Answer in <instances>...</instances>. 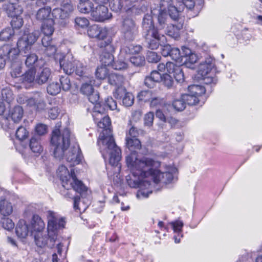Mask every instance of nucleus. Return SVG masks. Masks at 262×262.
<instances>
[{
    "instance_id": "72a5a7b5",
    "label": "nucleus",
    "mask_w": 262,
    "mask_h": 262,
    "mask_svg": "<svg viewBox=\"0 0 262 262\" xmlns=\"http://www.w3.org/2000/svg\"><path fill=\"white\" fill-rule=\"evenodd\" d=\"M93 4L89 0L82 1L79 2L77 5L78 9L80 12L82 13H92L94 10Z\"/></svg>"
},
{
    "instance_id": "4d7b16f0",
    "label": "nucleus",
    "mask_w": 262,
    "mask_h": 262,
    "mask_svg": "<svg viewBox=\"0 0 262 262\" xmlns=\"http://www.w3.org/2000/svg\"><path fill=\"white\" fill-rule=\"evenodd\" d=\"M1 224L4 229L8 231L13 229L14 227V224L12 220L8 217L2 218Z\"/></svg>"
},
{
    "instance_id": "412c9836",
    "label": "nucleus",
    "mask_w": 262,
    "mask_h": 262,
    "mask_svg": "<svg viewBox=\"0 0 262 262\" xmlns=\"http://www.w3.org/2000/svg\"><path fill=\"white\" fill-rule=\"evenodd\" d=\"M162 75L156 70L152 71L149 76L145 77L144 80L145 85L149 88H153L156 83L161 81Z\"/></svg>"
},
{
    "instance_id": "cd10ccee",
    "label": "nucleus",
    "mask_w": 262,
    "mask_h": 262,
    "mask_svg": "<svg viewBox=\"0 0 262 262\" xmlns=\"http://www.w3.org/2000/svg\"><path fill=\"white\" fill-rule=\"evenodd\" d=\"M24 110L21 106L17 105L9 111V115L14 123H18L22 119Z\"/></svg>"
},
{
    "instance_id": "20e7f679",
    "label": "nucleus",
    "mask_w": 262,
    "mask_h": 262,
    "mask_svg": "<svg viewBox=\"0 0 262 262\" xmlns=\"http://www.w3.org/2000/svg\"><path fill=\"white\" fill-rule=\"evenodd\" d=\"M48 232L50 239V246L57 245V253L60 257L62 256V248L64 246V239L58 234V231L64 228L66 222L64 219L57 213L49 211L48 215Z\"/></svg>"
},
{
    "instance_id": "ddd939ff",
    "label": "nucleus",
    "mask_w": 262,
    "mask_h": 262,
    "mask_svg": "<svg viewBox=\"0 0 262 262\" xmlns=\"http://www.w3.org/2000/svg\"><path fill=\"white\" fill-rule=\"evenodd\" d=\"M91 15L97 21H104L111 18L112 14L107 7L103 5H98L92 11Z\"/></svg>"
},
{
    "instance_id": "a211bd4d",
    "label": "nucleus",
    "mask_w": 262,
    "mask_h": 262,
    "mask_svg": "<svg viewBox=\"0 0 262 262\" xmlns=\"http://www.w3.org/2000/svg\"><path fill=\"white\" fill-rule=\"evenodd\" d=\"M183 27V23L181 20L176 22L173 24L168 25L165 31V33L172 38L177 39L180 36L179 32Z\"/></svg>"
},
{
    "instance_id": "58836bf2",
    "label": "nucleus",
    "mask_w": 262,
    "mask_h": 262,
    "mask_svg": "<svg viewBox=\"0 0 262 262\" xmlns=\"http://www.w3.org/2000/svg\"><path fill=\"white\" fill-rule=\"evenodd\" d=\"M126 140V146L130 152L136 151V150L140 149L141 147V144L137 138L130 139L128 137Z\"/></svg>"
},
{
    "instance_id": "e2e57ef3",
    "label": "nucleus",
    "mask_w": 262,
    "mask_h": 262,
    "mask_svg": "<svg viewBox=\"0 0 262 262\" xmlns=\"http://www.w3.org/2000/svg\"><path fill=\"white\" fill-rule=\"evenodd\" d=\"M60 85L63 91H69L71 86L70 80L67 76H61L60 78Z\"/></svg>"
},
{
    "instance_id": "7c9ffc66",
    "label": "nucleus",
    "mask_w": 262,
    "mask_h": 262,
    "mask_svg": "<svg viewBox=\"0 0 262 262\" xmlns=\"http://www.w3.org/2000/svg\"><path fill=\"white\" fill-rule=\"evenodd\" d=\"M40 138L36 135L31 138L29 147L32 152L40 154L42 151L43 148L40 144Z\"/></svg>"
},
{
    "instance_id": "680f3d73",
    "label": "nucleus",
    "mask_w": 262,
    "mask_h": 262,
    "mask_svg": "<svg viewBox=\"0 0 262 262\" xmlns=\"http://www.w3.org/2000/svg\"><path fill=\"white\" fill-rule=\"evenodd\" d=\"M197 60V57L195 54L191 53L188 56L183 57L181 64H185L187 67H190V64L194 63Z\"/></svg>"
},
{
    "instance_id": "f03ea898",
    "label": "nucleus",
    "mask_w": 262,
    "mask_h": 262,
    "mask_svg": "<svg viewBox=\"0 0 262 262\" xmlns=\"http://www.w3.org/2000/svg\"><path fill=\"white\" fill-rule=\"evenodd\" d=\"M126 162L127 167L133 171L134 177H139L138 180H127L129 186L133 188H139L141 189L149 188L150 182L144 180V178H148L149 174L151 173L149 170H151L152 166L158 165L156 161L146 157L139 159L137 158V152L133 151L126 156Z\"/></svg>"
},
{
    "instance_id": "1a4fd4ad",
    "label": "nucleus",
    "mask_w": 262,
    "mask_h": 262,
    "mask_svg": "<svg viewBox=\"0 0 262 262\" xmlns=\"http://www.w3.org/2000/svg\"><path fill=\"white\" fill-rule=\"evenodd\" d=\"M123 38L127 41H133L138 34V27L135 21L130 18H123L121 25Z\"/></svg>"
},
{
    "instance_id": "9b49d317",
    "label": "nucleus",
    "mask_w": 262,
    "mask_h": 262,
    "mask_svg": "<svg viewBox=\"0 0 262 262\" xmlns=\"http://www.w3.org/2000/svg\"><path fill=\"white\" fill-rule=\"evenodd\" d=\"M124 77L117 73H111L108 76V82L110 84L115 87L114 94L120 96L121 93H124L125 89L123 86Z\"/></svg>"
},
{
    "instance_id": "8fccbe9b",
    "label": "nucleus",
    "mask_w": 262,
    "mask_h": 262,
    "mask_svg": "<svg viewBox=\"0 0 262 262\" xmlns=\"http://www.w3.org/2000/svg\"><path fill=\"white\" fill-rule=\"evenodd\" d=\"M94 80L91 79L89 80V83L85 82L83 83L80 89V92L86 96L90 95L92 92H94V89L92 85V83H94Z\"/></svg>"
},
{
    "instance_id": "7ed1b4c3",
    "label": "nucleus",
    "mask_w": 262,
    "mask_h": 262,
    "mask_svg": "<svg viewBox=\"0 0 262 262\" xmlns=\"http://www.w3.org/2000/svg\"><path fill=\"white\" fill-rule=\"evenodd\" d=\"M39 37V32L34 31L31 33L24 34L19 38L17 42V47L6 44L0 47V56L5 58L7 61H14L18 56L19 53H27L30 51L32 46Z\"/></svg>"
},
{
    "instance_id": "f704fd0d",
    "label": "nucleus",
    "mask_w": 262,
    "mask_h": 262,
    "mask_svg": "<svg viewBox=\"0 0 262 262\" xmlns=\"http://www.w3.org/2000/svg\"><path fill=\"white\" fill-rule=\"evenodd\" d=\"M51 12V8L45 7L39 9L36 13V17L37 20L46 21L47 20L52 19L50 18Z\"/></svg>"
},
{
    "instance_id": "bf43d9fd",
    "label": "nucleus",
    "mask_w": 262,
    "mask_h": 262,
    "mask_svg": "<svg viewBox=\"0 0 262 262\" xmlns=\"http://www.w3.org/2000/svg\"><path fill=\"white\" fill-rule=\"evenodd\" d=\"M173 108L178 111H182L186 107V103L183 99V96L179 99L174 100L172 103Z\"/></svg>"
},
{
    "instance_id": "37998d69",
    "label": "nucleus",
    "mask_w": 262,
    "mask_h": 262,
    "mask_svg": "<svg viewBox=\"0 0 262 262\" xmlns=\"http://www.w3.org/2000/svg\"><path fill=\"white\" fill-rule=\"evenodd\" d=\"M113 52H103L100 55L101 61L103 66H112L114 62Z\"/></svg>"
},
{
    "instance_id": "6e6d98bb",
    "label": "nucleus",
    "mask_w": 262,
    "mask_h": 262,
    "mask_svg": "<svg viewBox=\"0 0 262 262\" xmlns=\"http://www.w3.org/2000/svg\"><path fill=\"white\" fill-rule=\"evenodd\" d=\"M2 101L9 104L13 100L14 96L12 92L9 90H3L2 91Z\"/></svg>"
},
{
    "instance_id": "423d86ee",
    "label": "nucleus",
    "mask_w": 262,
    "mask_h": 262,
    "mask_svg": "<svg viewBox=\"0 0 262 262\" xmlns=\"http://www.w3.org/2000/svg\"><path fill=\"white\" fill-rule=\"evenodd\" d=\"M57 173L62 181V186L65 189L67 190L73 189L80 193L81 196L86 191V188L82 182L76 178L73 169H71V172H69L67 167L61 165L58 169Z\"/></svg>"
},
{
    "instance_id": "4be33fe9",
    "label": "nucleus",
    "mask_w": 262,
    "mask_h": 262,
    "mask_svg": "<svg viewBox=\"0 0 262 262\" xmlns=\"http://www.w3.org/2000/svg\"><path fill=\"white\" fill-rule=\"evenodd\" d=\"M3 9L10 17L21 15L23 13L22 8L16 4L9 3L3 6Z\"/></svg>"
},
{
    "instance_id": "69168bd1",
    "label": "nucleus",
    "mask_w": 262,
    "mask_h": 262,
    "mask_svg": "<svg viewBox=\"0 0 262 262\" xmlns=\"http://www.w3.org/2000/svg\"><path fill=\"white\" fill-rule=\"evenodd\" d=\"M75 24L77 28H85L88 26L89 21L85 17H77L75 19Z\"/></svg>"
},
{
    "instance_id": "0e129e2a",
    "label": "nucleus",
    "mask_w": 262,
    "mask_h": 262,
    "mask_svg": "<svg viewBox=\"0 0 262 262\" xmlns=\"http://www.w3.org/2000/svg\"><path fill=\"white\" fill-rule=\"evenodd\" d=\"M22 73V67L20 64H13L11 75L13 78H17L21 76Z\"/></svg>"
},
{
    "instance_id": "5701e85b",
    "label": "nucleus",
    "mask_w": 262,
    "mask_h": 262,
    "mask_svg": "<svg viewBox=\"0 0 262 262\" xmlns=\"http://www.w3.org/2000/svg\"><path fill=\"white\" fill-rule=\"evenodd\" d=\"M13 207L12 203L8 200L1 198L0 199V214L7 216L12 214Z\"/></svg>"
},
{
    "instance_id": "c756f323",
    "label": "nucleus",
    "mask_w": 262,
    "mask_h": 262,
    "mask_svg": "<svg viewBox=\"0 0 262 262\" xmlns=\"http://www.w3.org/2000/svg\"><path fill=\"white\" fill-rule=\"evenodd\" d=\"M36 69H28L21 75V79L23 82L26 83H36Z\"/></svg>"
},
{
    "instance_id": "a878e982",
    "label": "nucleus",
    "mask_w": 262,
    "mask_h": 262,
    "mask_svg": "<svg viewBox=\"0 0 262 262\" xmlns=\"http://www.w3.org/2000/svg\"><path fill=\"white\" fill-rule=\"evenodd\" d=\"M177 4L176 6L172 5L167 10L169 13V16L174 21L179 20V14L180 12L183 11L185 6H183L181 2L177 0Z\"/></svg>"
},
{
    "instance_id": "79ce46f5",
    "label": "nucleus",
    "mask_w": 262,
    "mask_h": 262,
    "mask_svg": "<svg viewBox=\"0 0 262 262\" xmlns=\"http://www.w3.org/2000/svg\"><path fill=\"white\" fill-rule=\"evenodd\" d=\"M106 110L107 108L104 102H98V103H96L94 106L93 112L92 114L94 119L95 118V115H100V116H99V117L106 115L105 114Z\"/></svg>"
},
{
    "instance_id": "338daca9",
    "label": "nucleus",
    "mask_w": 262,
    "mask_h": 262,
    "mask_svg": "<svg viewBox=\"0 0 262 262\" xmlns=\"http://www.w3.org/2000/svg\"><path fill=\"white\" fill-rule=\"evenodd\" d=\"M122 0H112L110 1V7L111 9L115 12L121 11L123 8Z\"/></svg>"
},
{
    "instance_id": "c85d7f7f",
    "label": "nucleus",
    "mask_w": 262,
    "mask_h": 262,
    "mask_svg": "<svg viewBox=\"0 0 262 262\" xmlns=\"http://www.w3.org/2000/svg\"><path fill=\"white\" fill-rule=\"evenodd\" d=\"M15 232L20 238H25L28 235L29 230L24 220H20L18 222L15 228Z\"/></svg>"
},
{
    "instance_id": "6e6552de",
    "label": "nucleus",
    "mask_w": 262,
    "mask_h": 262,
    "mask_svg": "<svg viewBox=\"0 0 262 262\" xmlns=\"http://www.w3.org/2000/svg\"><path fill=\"white\" fill-rule=\"evenodd\" d=\"M156 162L158 165L152 166V168L149 170L151 173L148 177H150L155 183L162 182L167 184L171 182L173 179V174L177 171V168L171 166H166L165 171L161 172L157 169L160 164L158 161Z\"/></svg>"
},
{
    "instance_id": "f3484780",
    "label": "nucleus",
    "mask_w": 262,
    "mask_h": 262,
    "mask_svg": "<svg viewBox=\"0 0 262 262\" xmlns=\"http://www.w3.org/2000/svg\"><path fill=\"white\" fill-rule=\"evenodd\" d=\"M182 5L190 10H193L195 13H199L203 8V0H178Z\"/></svg>"
},
{
    "instance_id": "c9c22d12",
    "label": "nucleus",
    "mask_w": 262,
    "mask_h": 262,
    "mask_svg": "<svg viewBox=\"0 0 262 262\" xmlns=\"http://www.w3.org/2000/svg\"><path fill=\"white\" fill-rule=\"evenodd\" d=\"M48 236H49L48 235ZM34 239L36 245L39 247H43L48 245L49 247L52 248L54 246H50L49 237L47 238L46 236H42L41 232H38L34 234Z\"/></svg>"
},
{
    "instance_id": "ea45409f",
    "label": "nucleus",
    "mask_w": 262,
    "mask_h": 262,
    "mask_svg": "<svg viewBox=\"0 0 262 262\" xmlns=\"http://www.w3.org/2000/svg\"><path fill=\"white\" fill-rule=\"evenodd\" d=\"M75 66L74 71L77 75L80 77H89L88 69L86 66L79 61L75 62Z\"/></svg>"
},
{
    "instance_id": "473e14b6",
    "label": "nucleus",
    "mask_w": 262,
    "mask_h": 262,
    "mask_svg": "<svg viewBox=\"0 0 262 262\" xmlns=\"http://www.w3.org/2000/svg\"><path fill=\"white\" fill-rule=\"evenodd\" d=\"M103 38L102 39H99V40L98 42V47L102 49L103 52H114L115 49L112 45V40L110 38Z\"/></svg>"
},
{
    "instance_id": "bb28decb",
    "label": "nucleus",
    "mask_w": 262,
    "mask_h": 262,
    "mask_svg": "<svg viewBox=\"0 0 262 262\" xmlns=\"http://www.w3.org/2000/svg\"><path fill=\"white\" fill-rule=\"evenodd\" d=\"M76 60L69 61L65 58L60 60V66L61 69L67 75H70L75 71V62Z\"/></svg>"
},
{
    "instance_id": "2eb2a0df",
    "label": "nucleus",
    "mask_w": 262,
    "mask_h": 262,
    "mask_svg": "<svg viewBox=\"0 0 262 262\" xmlns=\"http://www.w3.org/2000/svg\"><path fill=\"white\" fill-rule=\"evenodd\" d=\"M68 162L71 163V166L78 164L82 159L81 152L78 145H75L66 155Z\"/></svg>"
},
{
    "instance_id": "6ab92c4d",
    "label": "nucleus",
    "mask_w": 262,
    "mask_h": 262,
    "mask_svg": "<svg viewBox=\"0 0 262 262\" xmlns=\"http://www.w3.org/2000/svg\"><path fill=\"white\" fill-rule=\"evenodd\" d=\"M29 52L30 51L27 53H24V56L26 57L25 60V66L28 69H36V68L40 65V62H42V61L38 59V56L35 54H29Z\"/></svg>"
},
{
    "instance_id": "393cba45",
    "label": "nucleus",
    "mask_w": 262,
    "mask_h": 262,
    "mask_svg": "<svg viewBox=\"0 0 262 262\" xmlns=\"http://www.w3.org/2000/svg\"><path fill=\"white\" fill-rule=\"evenodd\" d=\"M88 34L90 37L102 39L106 37V32L105 30L94 25L90 27L88 30Z\"/></svg>"
},
{
    "instance_id": "f257e3e1",
    "label": "nucleus",
    "mask_w": 262,
    "mask_h": 262,
    "mask_svg": "<svg viewBox=\"0 0 262 262\" xmlns=\"http://www.w3.org/2000/svg\"><path fill=\"white\" fill-rule=\"evenodd\" d=\"M99 116V114L95 115V118L94 119L98 127L103 129L99 135L97 144L103 158L106 159L108 156L109 163L113 166H117L121 158V151L116 144L111 134V120L107 115L101 117Z\"/></svg>"
},
{
    "instance_id": "052dcab7",
    "label": "nucleus",
    "mask_w": 262,
    "mask_h": 262,
    "mask_svg": "<svg viewBox=\"0 0 262 262\" xmlns=\"http://www.w3.org/2000/svg\"><path fill=\"white\" fill-rule=\"evenodd\" d=\"M24 24L23 18L20 15L12 17V19L11 21V25L13 29H19L21 28Z\"/></svg>"
},
{
    "instance_id": "3c124183",
    "label": "nucleus",
    "mask_w": 262,
    "mask_h": 262,
    "mask_svg": "<svg viewBox=\"0 0 262 262\" xmlns=\"http://www.w3.org/2000/svg\"><path fill=\"white\" fill-rule=\"evenodd\" d=\"M108 75V70L106 67L102 66L97 68L96 71V76L98 79H104Z\"/></svg>"
},
{
    "instance_id": "4c0bfd02",
    "label": "nucleus",
    "mask_w": 262,
    "mask_h": 262,
    "mask_svg": "<svg viewBox=\"0 0 262 262\" xmlns=\"http://www.w3.org/2000/svg\"><path fill=\"white\" fill-rule=\"evenodd\" d=\"M54 21L53 19L47 20L41 26V31L43 35H53L54 32Z\"/></svg>"
},
{
    "instance_id": "a18cd8bd",
    "label": "nucleus",
    "mask_w": 262,
    "mask_h": 262,
    "mask_svg": "<svg viewBox=\"0 0 262 262\" xmlns=\"http://www.w3.org/2000/svg\"><path fill=\"white\" fill-rule=\"evenodd\" d=\"M188 92L193 94L198 97L204 94L206 92V89L204 86L192 84L188 86Z\"/></svg>"
},
{
    "instance_id": "603ef678",
    "label": "nucleus",
    "mask_w": 262,
    "mask_h": 262,
    "mask_svg": "<svg viewBox=\"0 0 262 262\" xmlns=\"http://www.w3.org/2000/svg\"><path fill=\"white\" fill-rule=\"evenodd\" d=\"M60 5L61 6V9H62V10L64 12L65 14H67V16L68 17L70 14L72 13L74 10V7L71 1L66 0Z\"/></svg>"
},
{
    "instance_id": "5fc2aeb1",
    "label": "nucleus",
    "mask_w": 262,
    "mask_h": 262,
    "mask_svg": "<svg viewBox=\"0 0 262 262\" xmlns=\"http://www.w3.org/2000/svg\"><path fill=\"white\" fill-rule=\"evenodd\" d=\"M130 62L136 67H141L144 65L145 60L144 57L140 55L134 56L130 58Z\"/></svg>"
},
{
    "instance_id": "09e8293b",
    "label": "nucleus",
    "mask_w": 262,
    "mask_h": 262,
    "mask_svg": "<svg viewBox=\"0 0 262 262\" xmlns=\"http://www.w3.org/2000/svg\"><path fill=\"white\" fill-rule=\"evenodd\" d=\"M47 92L51 95H56L61 91V86L57 82L50 83L47 88Z\"/></svg>"
},
{
    "instance_id": "aec40b11",
    "label": "nucleus",
    "mask_w": 262,
    "mask_h": 262,
    "mask_svg": "<svg viewBox=\"0 0 262 262\" xmlns=\"http://www.w3.org/2000/svg\"><path fill=\"white\" fill-rule=\"evenodd\" d=\"M51 74V70L49 68H40L36 75V83L39 85L45 83L49 80Z\"/></svg>"
},
{
    "instance_id": "f8f14e48",
    "label": "nucleus",
    "mask_w": 262,
    "mask_h": 262,
    "mask_svg": "<svg viewBox=\"0 0 262 262\" xmlns=\"http://www.w3.org/2000/svg\"><path fill=\"white\" fill-rule=\"evenodd\" d=\"M27 105L33 107L37 111L43 110L46 106L43 95L38 92L35 93L32 97L25 100Z\"/></svg>"
},
{
    "instance_id": "39448f33",
    "label": "nucleus",
    "mask_w": 262,
    "mask_h": 262,
    "mask_svg": "<svg viewBox=\"0 0 262 262\" xmlns=\"http://www.w3.org/2000/svg\"><path fill=\"white\" fill-rule=\"evenodd\" d=\"M61 123H57L52 131L51 143L55 158L61 159L65 155L70 143V131L66 128L63 130L59 129Z\"/></svg>"
},
{
    "instance_id": "dca6fc26",
    "label": "nucleus",
    "mask_w": 262,
    "mask_h": 262,
    "mask_svg": "<svg viewBox=\"0 0 262 262\" xmlns=\"http://www.w3.org/2000/svg\"><path fill=\"white\" fill-rule=\"evenodd\" d=\"M52 35H44L41 39L42 45L45 48V53L48 56L54 55L57 51V47L52 40Z\"/></svg>"
},
{
    "instance_id": "c03bdc74",
    "label": "nucleus",
    "mask_w": 262,
    "mask_h": 262,
    "mask_svg": "<svg viewBox=\"0 0 262 262\" xmlns=\"http://www.w3.org/2000/svg\"><path fill=\"white\" fill-rule=\"evenodd\" d=\"M124 95L122 99V103L126 106H130L133 105L134 101V97L130 93H126V90L124 93H121L120 96L118 97L117 95L114 94V96L116 98H121Z\"/></svg>"
},
{
    "instance_id": "774afa93",
    "label": "nucleus",
    "mask_w": 262,
    "mask_h": 262,
    "mask_svg": "<svg viewBox=\"0 0 262 262\" xmlns=\"http://www.w3.org/2000/svg\"><path fill=\"white\" fill-rule=\"evenodd\" d=\"M52 15L55 19H64L68 17L61 8L54 9Z\"/></svg>"
},
{
    "instance_id": "4468645a",
    "label": "nucleus",
    "mask_w": 262,
    "mask_h": 262,
    "mask_svg": "<svg viewBox=\"0 0 262 262\" xmlns=\"http://www.w3.org/2000/svg\"><path fill=\"white\" fill-rule=\"evenodd\" d=\"M215 65L214 59L210 55L207 56L204 60L199 64L198 68V75L205 76L208 75Z\"/></svg>"
},
{
    "instance_id": "b1692460",
    "label": "nucleus",
    "mask_w": 262,
    "mask_h": 262,
    "mask_svg": "<svg viewBox=\"0 0 262 262\" xmlns=\"http://www.w3.org/2000/svg\"><path fill=\"white\" fill-rule=\"evenodd\" d=\"M45 227V224L38 215H33L31 221V233L41 232Z\"/></svg>"
},
{
    "instance_id": "e433bc0d",
    "label": "nucleus",
    "mask_w": 262,
    "mask_h": 262,
    "mask_svg": "<svg viewBox=\"0 0 262 262\" xmlns=\"http://www.w3.org/2000/svg\"><path fill=\"white\" fill-rule=\"evenodd\" d=\"M155 27V26L152 15L149 14H145L142 21L141 27L142 32L146 31L151 28L152 29V28Z\"/></svg>"
},
{
    "instance_id": "0eeeda50",
    "label": "nucleus",
    "mask_w": 262,
    "mask_h": 262,
    "mask_svg": "<svg viewBox=\"0 0 262 262\" xmlns=\"http://www.w3.org/2000/svg\"><path fill=\"white\" fill-rule=\"evenodd\" d=\"M160 30L158 27H155L142 32L145 42L148 48L155 50L160 45H164L166 43V38L164 35L160 33Z\"/></svg>"
},
{
    "instance_id": "13d9d810",
    "label": "nucleus",
    "mask_w": 262,
    "mask_h": 262,
    "mask_svg": "<svg viewBox=\"0 0 262 262\" xmlns=\"http://www.w3.org/2000/svg\"><path fill=\"white\" fill-rule=\"evenodd\" d=\"M29 133L25 127L19 126L16 131V137L20 141L26 139L28 136Z\"/></svg>"
},
{
    "instance_id": "a19ab883",
    "label": "nucleus",
    "mask_w": 262,
    "mask_h": 262,
    "mask_svg": "<svg viewBox=\"0 0 262 262\" xmlns=\"http://www.w3.org/2000/svg\"><path fill=\"white\" fill-rule=\"evenodd\" d=\"M158 28L161 30L164 29L166 26H168L167 23L169 19L166 12L160 11L157 17Z\"/></svg>"
},
{
    "instance_id": "2f4dec72",
    "label": "nucleus",
    "mask_w": 262,
    "mask_h": 262,
    "mask_svg": "<svg viewBox=\"0 0 262 262\" xmlns=\"http://www.w3.org/2000/svg\"><path fill=\"white\" fill-rule=\"evenodd\" d=\"M142 49V48L141 46L133 44L124 46L121 49L120 56H122L125 54H137L141 51Z\"/></svg>"
},
{
    "instance_id": "864d4df0",
    "label": "nucleus",
    "mask_w": 262,
    "mask_h": 262,
    "mask_svg": "<svg viewBox=\"0 0 262 262\" xmlns=\"http://www.w3.org/2000/svg\"><path fill=\"white\" fill-rule=\"evenodd\" d=\"M170 57L171 59L179 63H181L182 57L180 50L178 48H171L170 50Z\"/></svg>"
},
{
    "instance_id": "de8ad7c7",
    "label": "nucleus",
    "mask_w": 262,
    "mask_h": 262,
    "mask_svg": "<svg viewBox=\"0 0 262 262\" xmlns=\"http://www.w3.org/2000/svg\"><path fill=\"white\" fill-rule=\"evenodd\" d=\"M14 35L13 29L6 28L0 32V39L3 41H7L11 39Z\"/></svg>"
},
{
    "instance_id": "9d476101",
    "label": "nucleus",
    "mask_w": 262,
    "mask_h": 262,
    "mask_svg": "<svg viewBox=\"0 0 262 262\" xmlns=\"http://www.w3.org/2000/svg\"><path fill=\"white\" fill-rule=\"evenodd\" d=\"M158 72H164L167 70L169 74H172V76L176 81L181 82L184 81V74L181 67L178 66L171 62H167L166 64L159 63L158 66Z\"/></svg>"
},
{
    "instance_id": "49530a36",
    "label": "nucleus",
    "mask_w": 262,
    "mask_h": 262,
    "mask_svg": "<svg viewBox=\"0 0 262 262\" xmlns=\"http://www.w3.org/2000/svg\"><path fill=\"white\" fill-rule=\"evenodd\" d=\"M183 99L185 101L186 104H187L189 105H196L198 103L199 100L197 96L190 94L188 92L187 94L182 95Z\"/></svg>"
}]
</instances>
